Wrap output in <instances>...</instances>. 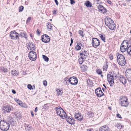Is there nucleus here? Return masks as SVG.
I'll return each mask as SVG.
<instances>
[{
    "mask_svg": "<svg viewBox=\"0 0 131 131\" xmlns=\"http://www.w3.org/2000/svg\"><path fill=\"white\" fill-rule=\"evenodd\" d=\"M10 125L8 122H6L4 120L0 121V128L4 131H7L9 128Z\"/></svg>",
    "mask_w": 131,
    "mask_h": 131,
    "instance_id": "f257e3e1",
    "label": "nucleus"
},
{
    "mask_svg": "<svg viewBox=\"0 0 131 131\" xmlns=\"http://www.w3.org/2000/svg\"><path fill=\"white\" fill-rule=\"evenodd\" d=\"M117 56V60L118 63L121 66H124L126 63V60L124 56L118 53L116 54Z\"/></svg>",
    "mask_w": 131,
    "mask_h": 131,
    "instance_id": "f03ea898",
    "label": "nucleus"
},
{
    "mask_svg": "<svg viewBox=\"0 0 131 131\" xmlns=\"http://www.w3.org/2000/svg\"><path fill=\"white\" fill-rule=\"evenodd\" d=\"M28 57L31 60L34 61L37 58V54L36 52L33 51H30L29 53Z\"/></svg>",
    "mask_w": 131,
    "mask_h": 131,
    "instance_id": "7ed1b4c3",
    "label": "nucleus"
},
{
    "mask_svg": "<svg viewBox=\"0 0 131 131\" xmlns=\"http://www.w3.org/2000/svg\"><path fill=\"white\" fill-rule=\"evenodd\" d=\"M121 102L120 104L121 105L126 107L127 106L128 104V99L126 96H123L121 99Z\"/></svg>",
    "mask_w": 131,
    "mask_h": 131,
    "instance_id": "20e7f679",
    "label": "nucleus"
},
{
    "mask_svg": "<svg viewBox=\"0 0 131 131\" xmlns=\"http://www.w3.org/2000/svg\"><path fill=\"white\" fill-rule=\"evenodd\" d=\"M100 44L99 40L96 38H93L92 40V45L95 48L99 46Z\"/></svg>",
    "mask_w": 131,
    "mask_h": 131,
    "instance_id": "39448f33",
    "label": "nucleus"
},
{
    "mask_svg": "<svg viewBox=\"0 0 131 131\" xmlns=\"http://www.w3.org/2000/svg\"><path fill=\"white\" fill-rule=\"evenodd\" d=\"M68 81L70 84L73 85L77 84L78 82L77 78L74 76L70 77Z\"/></svg>",
    "mask_w": 131,
    "mask_h": 131,
    "instance_id": "423d86ee",
    "label": "nucleus"
},
{
    "mask_svg": "<svg viewBox=\"0 0 131 131\" xmlns=\"http://www.w3.org/2000/svg\"><path fill=\"white\" fill-rule=\"evenodd\" d=\"M107 79L110 85V86H112L113 85L114 79L113 75L108 74L107 75Z\"/></svg>",
    "mask_w": 131,
    "mask_h": 131,
    "instance_id": "0eeeda50",
    "label": "nucleus"
},
{
    "mask_svg": "<svg viewBox=\"0 0 131 131\" xmlns=\"http://www.w3.org/2000/svg\"><path fill=\"white\" fill-rule=\"evenodd\" d=\"M125 76L128 80L131 81V69H128L126 70Z\"/></svg>",
    "mask_w": 131,
    "mask_h": 131,
    "instance_id": "6e6552de",
    "label": "nucleus"
},
{
    "mask_svg": "<svg viewBox=\"0 0 131 131\" xmlns=\"http://www.w3.org/2000/svg\"><path fill=\"white\" fill-rule=\"evenodd\" d=\"M128 41L127 40H124L123 41L121 45L120 49H127L128 48Z\"/></svg>",
    "mask_w": 131,
    "mask_h": 131,
    "instance_id": "1a4fd4ad",
    "label": "nucleus"
},
{
    "mask_svg": "<svg viewBox=\"0 0 131 131\" xmlns=\"http://www.w3.org/2000/svg\"><path fill=\"white\" fill-rule=\"evenodd\" d=\"M95 93L98 97H101L104 95L100 88H97L95 90Z\"/></svg>",
    "mask_w": 131,
    "mask_h": 131,
    "instance_id": "9d476101",
    "label": "nucleus"
},
{
    "mask_svg": "<svg viewBox=\"0 0 131 131\" xmlns=\"http://www.w3.org/2000/svg\"><path fill=\"white\" fill-rule=\"evenodd\" d=\"M41 40L43 42L47 43L50 41V38L48 35L45 34L42 35L41 37Z\"/></svg>",
    "mask_w": 131,
    "mask_h": 131,
    "instance_id": "9b49d317",
    "label": "nucleus"
},
{
    "mask_svg": "<svg viewBox=\"0 0 131 131\" xmlns=\"http://www.w3.org/2000/svg\"><path fill=\"white\" fill-rule=\"evenodd\" d=\"M118 79L124 85H125L126 82V80L125 78L122 75H120V76L118 77Z\"/></svg>",
    "mask_w": 131,
    "mask_h": 131,
    "instance_id": "f8f14e48",
    "label": "nucleus"
},
{
    "mask_svg": "<svg viewBox=\"0 0 131 131\" xmlns=\"http://www.w3.org/2000/svg\"><path fill=\"white\" fill-rule=\"evenodd\" d=\"M66 119L67 121L70 124H73L75 123L74 122V120L72 117H70L69 116L66 117Z\"/></svg>",
    "mask_w": 131,
    "mask_h": 131,
    "instance_id": "ddd939ff",
    "label": "nucleus"
},
{
    "mask_svg": "<svg viewBox=\"0 0 131 131\" xmlns=\"http://www.w3.org/2000/svg\"><path fill=\"white\" fill-rule=\"evenodd\" d=\"M74 116L75 118L79 121H81L83 119V116L80 113H75L74 114Z\"/></svg>",
    "mask_w": 131,
    "mask_h": 131,
    "instance_id": "4468645a",
    "label": "nucleus"
},
{
    "mask_svg": "<svg viewBox=\"0 0 131 131\" xmlns=\"http://www.w3.org/2000/svg\"><path fill=\"white\" fill-rule=\"evenodd\" d=\"M105 24L107 26H109L110 24H111L114 22L113 20L110 18H105Z\"/></svg>",
    "mask_w": 131,
    "mask_h": 131,
    "instance_id": "2eb2a0df",
    "label": "nucleus"
},
{
    "mask_svg": "<svg viewBox=\"0 0 131 131\" xmlns=\"http://www.w3.org/2000/svg\"><path fill=\"white\" fill-rule=\"evenodd\" d=\"M56 113L58 115H60L62 112L63 111V110L60 107L58 106L56 107L55 109Z\"/></svg>",
    "mask_w": 131,
    "mask_h": 131,
    "instance_id": "dca6fc26",
    "label": "nucleus"
},
{
    "mask_svg": "<svg viewBox=\"0 0 131 131\" xmlns=\"http://www.w3.org/2000/svg\"><path fill=\"white\" fill-rule=\"evenodd\" d=\"M10 36L12 39H14L16 37V32L15 30L11 31L10 33Z\"/></svg>",
    "mask_w": 131,
    "mask_h": 131,
    "instance_id": "f3484780",
    "label": "nucleus"
},
{
    "mask_svg": "<svg viewBox=\"0 0 131 131\" xmlns=\"http://www.w3.org/2000/svg\"><path fill=\"white\" fill-rule=\"evenodd\" d=\"M3 110L4 111L5 113H9L11 110V108L10 106L8 105L4 106L3 107Z\"/></svg>",
    "mask_w": 131,
    "mask_h": 131,
    "instance_id": "a211bd4d",
    "label": "nucleus"
},
{
    "mask_svg": "<svg viewBox=\"0 0 131 131\" xmlns=\"http://www.w3.org/2000/svg\"><path fill=\"white\" fill-rule=\"evenodd\" d=\"M83 43L82 42H79L77 43V45L75 47L76 49H83L84 48Z\"/></svg>",
    "mask_w": 131,
    "mask_h": 131,
    "instance_id": "6ab92c4d",
    "label": "nucleus"
},
{
    "mask_svg": "<svg viewBox=\"0 0 131 131\" xmlns=\"http://www.w3.org/2000/svg\"><path fill=\"white\" fill-rule=\"evenodd\" d=\"M109 128L107 126L104 125L100 128L99 131H109Z\"/></svg>",
    "mask_w": 131,
    "mask_h": 131,
    "instance_id": "aec40b11",
    "label": "nucleus"
},
{
    "mask_svg": "<svg viewBox=\"0 0 131 131\" xmlns=\"http://www.w3.org/2000/svg\"><path fill=\"white\" fill-rule=\"evenodd\" d=\"M98 8L99 10L102 12L103 13H105L106 12V9L102 6L99 5Z\"/></svg>",
    "mask_w": 131,
    "mask_h": 131,
    "instance_id": "412c9836",
    "label": "nucleus"
},
{
    "mask_svg": "<svg viewBox=\"0 0 131 131\" xmlns=\"http://www.w3.org/2000/svg\"><path fill=\"white\" fill-rule=\"evenodd\" d=\"M17 103L22 107H26V105L25 104L23 103L21 101L19 100H17Z\"/></svg>",
    "mask_w": 131,
    "mask_h": 131,
    "instance_id": "4be33fe9",
    "label": "nucleus"
},
{
    "mask_svg": "<svg viewBox=\"0 0 131 131\" xmlns=\"http://www.w3.org/2000/svg\"><path fill=\"white\" fill-rule=\"evenodd\" d=\"M107 27L109 29L112 30H113L115 28V25L114 22L112 23L111 24H110L109 26H108Z\"/></svg>",
    "mask_w": 131,
    "mask_h": 131,
    "instance_id": "5701e85b",
    "label": "nucleus"
},
{
    "mask_svg": "<svg viewBox=\"0 0 131 131\" xmlns=\"http://www.w3.org/2000/svg\"><path fill=\"white\" fill-rule=\"evenodd\" d=\"M28 46L27 47V48L28 49H32L35 48V46L32 43H29L28 44Z\"/></svg>",
    "mask_w": 131,
    "mask_h": 131,
    "instance_id": "b1692460",
    "label": "nucleus"
},
{
    "mask_svg": "<svg viewBox=\"0 0 131 131\" xmlns=\"http://www.w3.org/2000/svg\"><path fill=\"white\" fill-rule=\"evenodd\" d=\"M47 26L48 29L52 30L53 28V25L51 24L50 23L48 22L47 24Z\"/></svg>",
    "mask_w": 131,
    "mask_h": 131,
    "instance_id": "393cba45",
    "label": "nucleus"
},
{
    "mask_svg": "<svg viewBox=\"0 0 131 131\" xmlns=\"http://www.w3.org/2000/svg\"><path fill=\"white\" fill-rule=\"evenodd\" d=\"M57 91V93L58 96H61L62 95V93H63V91L62 90H60L59 89H57V90H56Z\"/></svg>",
    "mask_w": 131,
    "mask_h": 131,
    "instance_id": "a878e982",
    "label": "nucleus"
},
{
    "mask_svg": "<svg viewBox=\"0 0 131 131\" xmlns=\"http://www.w3.org/2000/svg\"><path fill=\"white\" fill-rule=\"evenodd\" d=\"M24 126L25 127L26 130L27 131H29L31 128L30 126L27 124H25Z\"/></svg>",
    "mask_w": 131,
    "mask_h": 131,
    "instance_id": "bb28decb",
    "label": "nucleus"
},
{
    "mask_svg": "<svg viewBox=\"0 0 131 131\" xmlns=\"http://www.w3.org/2000/svg\"><path fill=\"white\" fill-rule=\"evenodd\" d=\"M85 5L88 7H91L92 6L91 3L89 1H87L86 2Z\"/></svg>",
    "mask_w": 131,
    "mask_h": 131,
    "instance_id": "cd10ccee",
    "label": "nucleus"
},
{
    "mask_svg": "<svg viewBox=\"0 0 131 131\" xmlns=\"http://www.w3.org/2000/svg\"><path fill=\"white\" fill-rule=\"evenodd\" d=\"M87 83L88 85L90 86H92L93 84V83L92 81L90 80V79H88L87 80Z\"/></svg>",
    "mask_w": 131,
    "mask_h": 131,
    "instance_id": "c85d7f7f",
    "label": "nucleus"
},
{
    "mask_svg": "<svg viewBox=\"0 0 131 131\" xmlns=\"http://www.w3.org/2000/svg\"><path fill=\"white\" fill-rule=\"evenodd\" d=\"M42 57L44 59V60L47 62L49 61V58L45 55H42Z\"/></svg>",
    "mask_w": 131,
    "mask_h": 131,
    "instance_id": "c756f323",
    "label": "nucleus"
},
{
    "mask_svg": "<svg viewBox=\"0 0 131 131\" xmlns=\"http://www.w3.org/2000/svg\"><path fill=\"white\" fill-rule=\"evenodd\" d=\"M100 37L101 39L104 42H105V37H104L105 36L103 34H101L100 35Z\"/></svg>",
    "mask_w": 131,
    "mask_h": 131,
    "instance_id": "7c9ffc66",
    "label": "nucleus"
},
{
    "mask_svg": "<svg viewBox=\"0 0 131 131\" xmlns=\"http://www.w3.org/2000/svg\"><path fill=\"white\" fill-rule=\"evenodd\" d=\"M87 54L88 53L87 51L85 50L83 51L82 53H80V55H82L83 56L84 55V56H87Z\"/></svg>",
    "mask_w": 131,
    "mask_h": 131,
    "instance_id": "2f4dec72",
    "label": "nucleus"
},
{
    "mask_svg": "<svg viewBox=\"0 0 131 131\" xmlns=\"http://www.w3.org/2000/svg\"><path fill=\"white\" fill-rule=\"evenodd\" d=\"M24 32H21L19 34L17 32V38H19V36H21L22 37H23Z\"/></svg>",
    "mask_w": 131,
    "mask_h": 131,
    "instance_id": "473e14b6",
    "label": "nucleus"
},
{
    "mask_svg": "<svg viewBox=\"0 0 131 131\" xmlns=\"http://www.w3.org/2000/svg\"><path fill=\"white\" fill-rule=\"evenodd\" d=\"M111 73V74H112V75H113V77H114L115 78H116L117 77V74H116L114 71H112V72L109 73Z\"/></svg>",
    "mask_w": 131,
    "mask_h": 131,
    "instance_id": "72a5a7b5",
    "label": "nucleus"
},
{
    "mask_svg": "<svg viewBox=\"0 0 131 131\" xmlns=\"http://www.w3.org/2000/svg\"><path fill=\"white\" fill-rule=\"evenodd\" d=\"M66 112L64 111L63 110V112H62L61 113V114L60 115H59L60 116L61 118H63V114H65Z\"/></svg>",
    "mask_w": 131,
    "mask_h": 131,
    "instance_id": "f704fd0d",
    "label": "nucleus"
},
{
    "mask_svg": "<svg viewBox=\"0 0 131 131\" xmlns=\"http://www.w3.org/2000/svg\"><path fill=\"white\" fill-rule=\"evenodd\" d=\"M96 73L99 74H101L102 73V71L100 69H98L96 70Z\"/></svg>",
    "mask_w": 131,
    "mask_h": 131,
    "instance_id": "c9c22d12",
    "label": "nucleus"
},
{
    "mask_svg": "<svg viewBox=\"0 0 131 131\" xmlns=\"http://www.w3.org/2000/svg\"><path fill=\"white\" fill-rule=\"evenodd\" d=\"M19 12H21L23 11L24 8V7L23 6H21L20 7H19Z\"/></svg>",
    "mask_w": 131,
    "mask_h": 131,
    "instance_id": "e433bc0d",
    "label": "nucleus"
},
{
    "mask_svg": "<svg viewBox=\"0 0 131 131\" xmlns=\"http://www.w3.org/2000/svg\"><path fill=\"white\" fill-rule=\"evenodd\" d=\"M87 113L88 114V115H90L91 116H93L94 114L93 113L90 111H88V112Z\"/></svg>",
    "mask_w": 131,
    "mask_h": 131,
    "instance_id": "4c0bfd02",
    "label": "nucleus"
},
{
    "mask_svg": "<svg viewBox=\"0 0 131 131\" xmlns=\"http://www.w3.org/2000/svg\"><path fill=\"white\" fill-rule=\"evenodd\" d=\"M83 60L81 59H79V63L80 64H81L83 62Z\"/></svg>",
    "mask_w": 131,
    "mask_h": 131,
    "instance_id": "58836bf2",
    "label": "nucleus"
},
{
    "mask_svg": "<svg viewBox=\"0 0 131 131\" xmlns=\"http://www.w3.org/2000/svg\"><path fill=\"white\" fill-rule=\"evenodd\" d=\"M108 66L106 65L105 66H103V70H105L106 71L107 70V68Z\"/></svg>",
    "mask_w": 131,
    "mask_h": 131,
    "instance_id": "ea45409f",
    "label": "nucleus"
},
{
    "mask_svg": "<svg viewBox=\"0 0 131 131\" xmlns=\"http://www.w3.org/2000/svg\"><path fill=\"white\" fill-rule=\"evenodd\" d=\"M79 33L82 37H83V32L81 30H79Z\"/></svg>",
    "mask_w": 131,
    "mask_h": 131,
    "instance_id": "a19ab883",
    "label": "nucleus"
},
{
    "mask_svg": "<svg viewBox=\"0 0 131 131\" xmlns=\"http://www.w3.org/2000/svg\"><path fill=\"white\" fill-rule=\"evenodd\" d=\"M27 88L28 89L31 90L32 89V86L30 84H29L27 85Z\"/></svg>",
    "mask_w": 131,
    "mask_h": 131,
    "instance_id": "79ce46f5",
    "label": "nucleus"
},
{
    "mask_svg": "<svg viewBox=\"0 0 131 131\" xmlns=\"http://www.w3.org/2000/svg\"><path fill=\"white\" fill-rule=\"evenodd\" d=\"M2 70L4 72H7V69L6 68H3L2 69Z\"/></svg>",
    "mask_w": 131,
    "mask_h": 131,
    "instance_id": "37998d69",
    "label": "nucleus"
},
{
    "mask_svg": "<svg viewBox=\"0 0 131 131\" xmlns=\"http://www.w3.org/2000/svg\"><path fill=\"white\" fill-rule=\"evenodd\" d=\"M31 19V17H28V18L27 19V21H26L27 22V23H29L30 22Z\"/></svg>",
    "mask_w": 131,
    "mask_h": 131,
    "instance_id": "c03bdc74",
    "label": "nucleus"
},
{
    "mask_svg": "<svg viewBox=\"0 0 131 131\" xmlns=\"http://www.w3.org/2000/svg\"><path fill=\"white\" fill-rule=\"evenodd\" d=\"M43 84L45 86L47 85V82L46 80H45L43 81Z\"/></svg>",
    "mask_w": 131,
    "mask_h": 131,
    "instance_id": "a18cd8bd",
    "label": "nucleus"
},
{
    "mask_svg": "<svg viewBox=\"0 0 131 131\" xmlns=\"http://www.w3.org/2000/svg\"><path fill=\"white\" fill-rule=\"evenodd\" d=\"M80 58H79V59H81L83 60L84 59H85V57H84L85 56H84V55L83 56L82 55H80Z\"/></svg>",
    "mask_w": 131,
    "mask_h": 131,
    "instance_id": "49530a36",
    "label": "nucleus"
},
{
    "mask_svg": "<svg viewBox=\"0 0 131 131\" xmlns=\"http://www.w3.org/2000/svg\"><path fill=\"white\" fill-rule=\"evenodd\" d=\"M23 37H24L26 39H27V34L25 32H24Z\"/></svg>",
    "mask_w": 131,
    "mask_h": 131,
    "instance_id": "de8ad7c7",
    "label": "nucleus"
},
{
    "mask_svg": "<svg viewBox=\"0 0 131 131\" xmlns=\"http://www.w3.org/2000/svg\"><path fill=\"white\" fill-rule=\"evenodd\" d=\"M109 58H110V60H112L113 58V56L112 54H110V55Z\"/></svg>",
    "mask_w": 131,
    "mask_h": 131,
    "instance_id": "09e8293b",
    "label": "nucleus"
},
{
    "mask_svg": "<svg viewBox=\"0 0 131 131\" xmlns=\"http://www.w3.org/2000/svg\"><path fill=\"white\" fill-rule=\"evenodd\" d=\"M70 3L71 4H73L75 3V2L74 0H70Z\"/></svg>",
    "mask_w": 131,
    "mask_h": 131,
    "instance_id": "8fccbe9b",
    "label": "nucleus"
},
{
    "mask_svg": "<svg viewBox=\"0 0 131 131\" xmlns=\"http://www.w3.org/2000/svg\"><path fill=\"white\" fill-rule=\"evenodd\" d=\"M127 52L130 55H131V50H127Z\"/></svg>",
    "mask_w": 131,
    "mask_h": 131,
    "instance_id": "3c124183",
    "label": "nucleus"
},
{
    "mask_svg": "<svg viewBox=\"0 0 131 131\" xmlns=\"http://www.w3.org/2000/svg\"><path fill=\"white\" fill-rule=\"evenodd\" d=\"M69 116H68L67 115L66 113L65 114H64L63 115V118H66V117H68Z\"/></svg>",
    "mask_w": 131,
    "mask_h": 131,
    "instance_id": "603ef678",
    "label": "nucleus"
},
{
    "mask_svg": "<svg viewBox=\"0 0 131 131\" xmlns=\"http://www.w3.org/2000/svg\"><path fill=\"white\" fill-rule=\"evenodd\" d=\"M117 115L118 117L121 118H122V117H121V115H120L119 114H117Z\"/></svg>",
    "mask_w": 131,
    "mask_h": 131,
    "instance_id": "864d4df0",
    "label": "nucleus"
},
{
    "mask_svg": "<svg viewBox=\"0 0 131 131\" xmlns=\"http://www.w3.org/2000/svg\"><path fill=\"white\" fill-rule=\"evenodd\" d=\"M54 1L56 4L57 5H58V2L57 0H54Z\"/></svg>",
    "mask_w": 131,
    "mask_h": 131,
    "instance_id": "5fc2aeb1",
    "label": "nucleus"
},
{
    "mask_svg": "<svg viewBox=\"0 0 131 131\" xmlns=\"http://www.w3.org/2000/svg\"><path fill=\"white\" fill-rule=\"evenodd\" d=\"M12 92L14 94H15L16 93V91L15 90H12Z\"/></svg>",
    "mask_w": 131,
    "mask_h": 131,
    "instance_id": "6e6d98bb",
    "label": "nucleus"
},
{
    "mask_svg": "<svg viewBox=\"0 0 131 131\" xmlns=\"http://www.w3.org/2000/svg\"><path fill=\"white\" fill-rule=\"evenodd\" d=\"M57 10H55L53 11V14H57Z\"/></svg>",
    "mask_w": 131,
    "mask_h": 131,
    "instance_id": "4d7b16f0",
    "label": "nucleus"
},
{
    "mask_svg": "<svg viewBox=\"0 0 131 131\" xmlns=\"http://www.w3.org/2000/svg\"><path fill=\"white\" fill-rule=\"evenodd\" d=\"M127 50H120L121 52H124L126 51Z\"/></svg>",
    "mask_w": 131,
    "mask_h": 131,
    "instance_id": "13d9d810",
    "label": "nucleus"
},
{
    "mask_svg": "<svg viewBox=\"0 0 131 131\" xmlns=\"http://www.w3.org/2000/svg\"><path fill=\"white\" fill-rule=\"evenodd\" d=\"M31 115L32 117H33L34 116V114L33 113V112L32 111H31Z\"/></svg>",
    "mask_w": 131,
    "mask_h": 131,
    "instance_id": "bf43d9fd",
    "label": "nucleus"
},
{
    "mask_svg": "<svg viewBox=\"0 0 131 131\" xmlns=\"http://www.w3.org/2000/svg\"><path fill=\"white\" fill-rule=\"evenodd\" d=\"M37 110H38L37 107H36L35 109V112H37Z\"/></svg>",
    "mask_w": 131,
    "mask_h": 131,
    "instance_id": "052dcab7",
    "label": "nucleus"
},
{
    "mask_svg": "<svg viewBox=\"0 0 131 131\" xmlns=\"http://www.w3.org/2000/svg\"><path fill=\"white\" fill-rule=\"evenodd\" d=\"M37 32L38 34H40V32H39V30H38V29L37 31Z\"/></svg>",
    "mask_w": 131,
    "mask_h": 131,
    "instance_id": "680f3d73",
    "label": "nucleus"
},
{
    "mask_svg": "<svg viewBox=\"0 0 131 131\" xmlns=\"http://www.w3.org/2000/svg\"><path fill=\"white\" fill-rule=\"evenodd\" d=\"M71 43H72L73 42V40L72 38H71Z\"/></svg>",
    "mask_w": 131,
    "mask_h": 131,
    "instance_id": "e2e57ef3",
    "label": "nucleus"
},
{
    "mask_svg": "<svg viewBox=\"0 0 131 131\" xmlns=\"http://www.w3.org/2000/svg\"><path fill=\"white\" fill-rule=\"evenodd\" d=\"M107 2L109 4H111V2L109 0H108L107 1Z\"/></svg>",
    "mask_w": 131,
    "mask_h": 131,
    "instance_id": "0e129e2a",
    "label": "nucleus"
},
{
    "mask_svg": "<svg viewBox=\"0 0 131 131\" xmlns=\"http://www.w3.org/2000/svg\"><path fill=\"white\" fill-rule=\"evenodd\" d=\"M127 49H131V46H129Z\"/></svg>",
    "mask_w": 131,
    "mask_h": 131,
    "instance_id": "69168bd1",
    "label": "nucleus"
},
{
    "mask_svg": "<svg viewBox=\"0 0 131 131\" xmlns=\"http://www.w3.org/2000/svg\"><path fill=\"white\" fill-rule=\"evenodd\" d=\"M18 115L19 117L21 116V114L20 115L19 113V114L18 113V114H17V116H18Z\"/></svg>",
    "mask_w": 131,
    "mask_h": 131,
    "instance_id": "338daca9",
    "label": "nucleus"
},
{
    "mask_svg": "<svg viewBox=\"0 0 131 131\" xmlns=\"http://www.w3.org/2000/svg\"><path fill=\"white\" fill-rule=\"evenodd\" d=\"M103 86H104V87L106 89V86L105 85V84H103Z\"/></svg>",
    "mask_w": 131,
    "mask_h": 131,
    "instance_id": "774afa93",
    "label": "nucleus"
}]
</instances>
